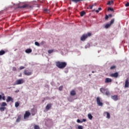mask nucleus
Returning <instances> with one entry per match:
<instances>
[{"instance_id":"8fccbe9b","label":"nucleus","mask_w":129,"mask_h":129,"mask_svg":"<svg viewBox=\"0 0 129 129\" xmlns=\"http://www.w3.org/2000/svg\"><path fill=\"white\" fill-rule=\"evenodd\" d=\"M2 95H0V100L2 99Z\"/></svg>"},{"instance_id":"423d86ee","label":"nucleus","mask_w":129,"mask_h":129,"mask_svg":"<svg viewBox=\"0 0 129 129\" xmlns=\"http://www.w3.org/2000/svg\"><path fill=\"white\" fill-rule=\"evenodd\" d=\"M87 38H88V36L87 35V34H84L81 37V41H85V40H86V39H87Z\"/></svg>"},{"instance_id":"c85d7f7f","label":"nucleus","mask_w":129,"mask_h":129,"mask_svg":"<svg viewBox=\"0 0 129 129\" xmlns=\"http://www.w3.org/2000/svg\"><path fill=\"white\" fill-rule=\"evenodd\" d=\"M52 52H54V49H50L48 50V54H52Z\"/></svg>"},{"instance_id":"20e7f679","label":"nucleus","mask_w":129,"mask_h":129,"mask_svg":"<svg viewBox=\"0 0 129 129\" xmlns=\"http://www.w3.org/2000/svg\"><path fill=\"white\" fill-rule=\"evenodd\" d=\"M96 102H97V105L99 106H102V105H103V103H102V101H100V98L98 97H97L96 98Z\"/></svg>"},{"instance_id":"09e8293b","label":"nucleus","mask_w":129,"mask_h":129,"mask_svg":"<svg viewBox=\"0 0 129 129\" xmlns=\"http://www.w3.org/2000/svg\"><path fill=\"white\" fill-rule=\"evenodd\" d=\"M110 69H113V66H112L111 67H110Z\"/></svg>"},{"instance_id":"c03bdc74","label":"nucleus","mask_w":129,"mask_h":129,"mask_svg":"<svg viewBox=\"0 0 129 129\" xmlns=\"http://www.w3.org/2000/svg\"><path fill=\"white\" fill-rule=\"evenodd\" d=\"M82 122H83V121L84 122H85V121H86V119H83V120H82Z\"/></svg>"},{"instance_id":"412c9836","label":"nucleus","mask_w":129,"mask_h":129,"mask_svg":"<svg viewBox=\"0 0 129 129\" xmlns=\"http://www.w3.org/2000/svg\"><path fill=\"white\" fill-rule=\"evenodd\" d=\"M5 109H6V107H3V106L0 107L1 111H5Z\"/></svg>"},{"instance_id":"bb28decb","label":"nucleus","mask_w":129,"mask_h":129,"mask_svg":"<svg viewBox=\"0 0 129 129\" xmlns=\"http://www.w3.org/2000/svg\"><path fill=\"white\" fill-rule=\"evenodd\" d=\"M112 4H113V1H108L107 3V5H112Z\"/></svg>"},{"instance_id":"f257e3e1","label":"nucleus","mask_w":129,"mask_h":129,"mask_svg":"<svg viewBox=\"0 0 129 129\" xmlns=\"http://www.w3.org/2000/svg\"><path fill=\"white\" fill-rule=\"evenodd\" d=\"M55 65L59 69H64L67 66V63L66 62L56 61Z\"/></svg>"},{"instance_id":"58836bf2","label":"nucleus","mask_w":129,"mask_h":129,"mask_svg":"<svg viewBox=\"0 0 129 129\" xmlns=\"http://www.w3.org/2000/svg\"><path fill=\"white\" fill-rule=\"evenodd\" d=\"M87 35L88 37H90V36H91V33L89 32V33H88V34Z\"/></svg>"},{"instance_id":"ea45409f","label":"nucleus","mask_w":129,"mask_h":129,"mask_svg":"<svg viewBox=\"0 0 129 129\" xmlns=\"http://www.w3.org/2000/svg\"><path fill=\"white\" fill-rule=\"evenodd\" d=\"M89 8H90V10H92V9L93 8V5L90 6Z\"/></svg>"},{"instance_id":"473e14b6","label":"nucleus","mask_w":129,"mask_h":129,"mask_svg":"<svg viewBox=\"0 0 129 129\" xmlns=\"http://www.w3.org/2000/svg\"><path fill=\"white\" fill-rule=\"evenodd\" d=\"M31 112H32V115H35V114H36V112H35L34 109H31Z\"/></svg>"},{"instance_id":"6e6d98bb","label":"nucleus","mask_w":129,"mask_h":129,"mask_svg":"<svg viewBox=\"0 0 129 129\" xmlns=\"http://www.w3.org/2000/svg\"><path fill=\"white\" fill-rule=\"evenodd\" d=\"M89 76H91V75H89Z\"/></svg>"},{"instance_id":"7ed1b4c3","label":"nucleus","mask_w":129,"mask_h":129,"mask_svg":"<svg viewBox=\"0 0 129 129\" xmlns=\"http://www.w3.org/2000/svg\"><path fill=\"white\" fill-rule=\"evenodd\" d=\"M31 115V112L29 111H26L24 115V119H27L29 118V116Z\"/></svg>"},{"instance_id":"cd10ccee","label":"nucleus","mask_w":129,"mask_h":129,"mask_svg":"<svg viewBox=\"0 0 129 129\" xmlns=\"http://www.w3.org/2000/svg\"><path fill=\"white\" fill-rule=\"evenodd\" d=\"M85 12L84 11H82L80 13L81 15V17H83V16H84V15H85Z\"/></svg>"},{"instance_id":"a211bd4d","label":"nucleus","mask_w":129,"mask_h":129,"mask_svg":"<svg viewBox=\"0 0 129 129\" xmlns=\"http://www.w3.org/2000/svg\"><path fill=\"white\" fill-rule=\"evenodd\" d=\"M113 77L114 78H117L118 77V73L116 72L113 74Z\"/></svg>"},{"instance_id":"ddd939ff","label":"nucleus","mask_w":129,"mask_h":129,"mask_svg":"<svg viewBox=\"0 0 129 129\" xmlns=\"http://www.w3.org/2000/svg\"><path fill=\"white\" fill-rule=\"evenodd\" d=\"M112 17V15L109 14L108 15H106L105 17V20H108V18H111Z\"/></svg>"},{"instance_id":"864d4df0","label":"nucleus","mask_w":129,"mask_h":129,"mask_svg":"<svg viewBox=\"0 0 129 129\" xmlns=\"http://www.w3.org/2000/svg\"><path fill=\"white\" fill-rule=\"evenodd\" d=\"M18 91H19V90H18V91H16V92H18Z\"/></svg>"},{"instance_id":"f704fd0d","label":"nucleus","mask_w":129,"mask_h":129,"mask_svg":"<svg viewBox=\"0 0 129 129\" xmlns=\"http://www.w3.org/2000/svg\"><path fill=\"white\" fill-rule=\"evenodd\" d=\"M35 45L36 46H38V47H39V46H40V43H39V42L36 41V42H35Z\"/></svg>"},{"instance_id":"c9c22d12","label":"nucleus","mask_w":129,"mask_h":129,"mask_svg":"<svg viewBox=\"0 0 129 129\" xmlns=\"http://www.w3.org/2000/svg\"><path fill=\"white\" fill-rule=\"evenodd\" d=\"M62 89H63V86H60L59 88H58V90L61 91V90H62Z\"/></svg>"},{"instance_id":"dca6fc26","label":"nucleus","mask_w":129,"mask_h":129,"mask_svg":"<svg viewBox=\"0 0 129 129\" xmlns=\"http://www.w3.org/2000/svg\"><path fill=\"white\" fill-rule=\"evenodd\" d=\"M25 52H26V53H27V54H29V53H32V49H30V48L27 49L25 50Z\"/></svg>"},{"instance_id":"4468645a","label":"nucleus","mask_w":129,"mask_h":129,"mask_svg":"<svg viewBox=\"0 0 129 129\" xmlns=\"http://www.w3.org/2000/svg\"><path fill=\"white\" fill-rule=\"evenodd\" d=\"M70 94L71 95H72V96H74V95H76V92H75V91L74 90H73L71 91L70 92Z\"/></svg>"},{"instance_id":"b1692460","label":"nucleus","mask_w":129,"mask_h":129,"mask_svg":"<svg viewBox=\"0 0 129 129\" xmlns=\"http://www.w3.org/2000/svg\"><path fill=\"white\" fill-rule=\"evenodd\" d=\"M1 106L5 107V106H7V103L3 102H2V103L1 104Z\"/></svg>"},{"instance_id":"72a5a7b5","label":"nucleus","mask_w":129,"mask_h":129,"mask_svg":"<svg viewBox=\"0 0 129 129\" xmlns=\"http://www.w3.org/2000/svg\"><path fill=\"white\" fill-rule=\"evenodd\" d=\"M27 7H28L27 5H23V6L20 7V9H25V8H27Z\"/></svg>"},{"instance_id":"4be33fe9","label":"nucleus","mask_w":129,"mask_h":129,"mask_svg":"<svg viewBox=\"0 0 129 129\" xmlns=\"http://www.w3.org/2000/svg\"><path fill=\"white\" fill-rule=\"evenodd\" d=\"M88 117L90 119H92L93 116H92V115H91V114L89 113V114H88Z\"/></svg>"},{"instance_id":"6e6552de","label":"nucleus","mask_w":129,"mask_h":129,"mask_svg":"<svg viewBox=\"0 0 129 129\" xmlns=\"http://www.w3.org/2000/svg\"><path fill=\"white\" fill-rule=\"evenodd\" d=\"M24 74L26 75L27 76H30V75H32V72H28V70H25L24 71Z\"/></svg>"},{"instance_id":"49530a36","label":"nucleus","mask_w":129,"mask_h":129,"mask_svg":"<svg viewBox=\"0 0 129 129\" xmlns=\"http://www.w3.org/2000/svg\"><path fill=\"white\" fill-rule=\"evenodd\" d=\"M110 76H111V77H113V74H111Z\"/></svg>"},{"instance_id":"0eeeda50","label":"nucleus","mask_w":129,"mask_h":129,"mask_svg":"<svg viewBox=\"0 0 129 129\" xmlns=\"http://www.w3.org/2000/svg\"><path fill=\"white\" fill-rule=\"evenodd\" d=\"M129 87V80L128 79H126L125 81V85L124 88H128Z\"/></svg>"},{"instance_id":"a19ab883","label":"nucleus","mask_w":129,"mask_h":129,"mask_svg":"<svg viewBox=\"0 0 129 129\" xmlns=\"http://www.w3.org/2000/svg\"><path fill=\"white\" fill-rule=\"evenodd\" d=\"M17 70V68H16V67H13V71H16Z\"/></svg>"},{"instance_id":"1a4fd4ad","label":"nucleus","mask_w":129,"mask_h":129,"mask_svg":"<svg viewBox=\"0 0 129 129\" xmlns=\"http://www.w3.org/2000/svg\"><path fill=\"white\" fill-rule=\"evenodd\" d=\"M112 81V80L109 78H107L105 80V83H110Z\"/></svg>"},{"instance_id":"f3484780","label":"nucleus","mask_w":129,"mask_h":129,"mask_svg":"<svg viewBox=\"0 0 129 129\" xmlns=\"http://www.w3.org/2000/svg\"><path fill=\"white\" fill-rule=\"evenodd\" d=\"M21 118V115H19L18 116L17 119H16V122H20Z\"/></svg>"},{"instance_id":"a18cd8bd","label":"nucleus","mask_w":129,"mask_h":129,"mask_svg":"<svg viewBox=\"0 0 129 129\" xmlns=\"http://www.w3.org/2000/svg\"><path fill=\"white\" fill-rule=\"evenodd\" d=\"M102 9L101 8H99L98 11H101Z\"/></svg>"},{"instance_id":"4d7b16f0","label":"nucleus","mask_w":129,"mask_h":129,"mask_svg":"<svg viewBox=\"0 0 129 129\" xmlns=\"http://www.w3.org/2000/svg\"><path fill=\"white\" fill-rule=\"evenodd\" d=\"M45 11H47V10H45Z\"/></svg>"},{"instance_id":"f03ea898","label":"nucleus","mask_w":129,"mask_h":129,"mask_svg":"<svg viewBox=\"0 0 129 129\" xmlns=\"http://www.w3.org/2000/svg\"><path fill=\"white\" fill-rule=\"evenodd\" d=\"M25 82V81L23 79H21L19 80H17L15 84L14 85H19L20 84H23Z\"/></svg>"},{"instance_id":"a878e982","label":"nucleus","mask_w":129,"mask_h":129,"mask_svg":"<svg viewBox=\"0 0 129 129\" xmlns=\"http://www.w3.org/2000/svg\"><path fill=\"white\" fill-rule=\"evenodd\" d=\"M107 11L108 12H113V9H112L110 7H109L107 9Z\"/></svg>"},{"instance_id":"6ab92c4d","label":"nucleus","mask_w":129,"mask_h":129,"mask_svg":"<svg viewBox=\"0 0 129 129\" xmlns=\"http://www.w3.org/2000/svg\"><path fill=\"white\" fill-rule=\"evenodd\" d=\"M6 51H5V50H2L0 51V56H2L3 55H4V54H5Z\"/></svg>"},{"instance_id":"603ef678","label":"nucleus","mask_w":129,"mask_h":129,"mask_svg":"<svg viewBox=\"0 0 129 129\" xmlns=\"http://www.w3.org/2000/svg\"><path fill=\"white\" fill-rule=\"evenodd\" d=\"M114 68H115V66H113V69H114Z\"/></svg>"},{"instance_id":"37998d69","label":"nucleus","mask_w":129,"mask_h":129,"mask_svg":"<svg viewBox=\"0 0 129 129\" xmlns=\"http://www.w3.org/2000/svg\"><path fill=\"white\" fill-rule=\"evenodd\" d=\"M2 99H3V100H6V97H5V96H3Z\"/></svg>"},{"instance_id":"3c124183","label":"nucleus","mask_w":129,"mask_h":129,"mask_svg":"<svg viewBox=\"0 0 129 129\" xmlns=\"http://www.w3.org/2000/svg\"><path fill=\"white\" fill-rule=\"evenodd\" d=\"M95 72H96V71L94 72V71H92V73H94Z\"/></svg>"},{"instance_id":"5701e85b","label":"nucleus","mask_w":129,"mask_h":129,"mask_svg":"<svg viewBox=\"0 0 129 129\" xmlns=\"http://www.w3.org/2000/svg\"><path fill=\"white\" fill-rule=\"evenodd\" d=\"M100 91H101V92H102V93H104V92H105V91H106L104 88H101L100 89Z\"/></svg>"},{"instance_id":"2f4dec72","label":"nucleus","mask_w":129,"mask_h":129,"mask_svg":"<svg viewBox=\"0 0 129 129\" xmlns=\"http://www.w3.org/2000/svg\"><path fill=\"white\" fill-rule=\"evenodd\" d=\"M34 129H40V127L38 125H34Z\"/></svg>"},{"instance_id":"9b49d317","label":"nucleus","mask_w":129,"mask_h":129,"mask_svg":"<svg viewBox=\"0 0 129 129\" xmlns=\"http://www.w3.org/2000/svg\"><path fill=\"white\" fill-rule=\"evenodd\" d=\"M104 115H106L107 118H110V114L108 113V112H105L104 113Z\"/></svg>"},{"instance_id":"c756f323","label":"nucleus","mask_w":129,"mask_h":129,"mask_svg":"<svg viewBox=\"0 0 129 129\" xmlns=\"http://www.w3.org/2000/svg\"><path fill=\"white\" fill-rule=\"evenodd\" d=\"M83 128H84V127H83V126L82 125H79L77 128V129H83Z\"/></svg>"},{"instance_id":"9d476101","label":"nucleus","mask_w":129,"mask_h":129,"mask_svg":"<svg viewBox=\"0 0 129 129\" xmlns=\"http://www.w3.org/2000/svg\"><path fill=\"white\" fill-rule=\"evenodd\" d=\"M51 107H52V104L49 103L46 105L45 109H46V110H49V109H50Z\"/></svg>"},{"instance_id":"5fc2aeb1","label":"nucleus","mask_w":129,"mask_h":129,"mask_svg":"<svg viewBox=\"0 0 129 129\" xmlns=\"http://www.w3.org/2000/svg\"><path fill=\"white\" fill-rule=\"evenodd\" d=\"M113 96H112V98H113Z\"/></svg>"},{"instance_id":"7c9ffc66","label":"nucleus","mask_w":129,"mask_h":129,"mask_svg":"<svg viewBox=\"0 0 129 129\" xmlns=\"http://www.w3.org/2000/svg\"><path fill=\"white\" fill-rule=\"evenodd\" d=\"M19 106H20V103H19V102H15V107H19Z\"/></svg>"},{"instance_id":"de8ad7c7","label":"nucleus","mask_w":129,"mask_h":129,"mask_svg":"<svg viewBox=\"0 0 129 129\" xmlns=\"http://www.w3.org/2000/svg\"><path fill=\"white\" fill-rule=\"evenodd\" d=\"M96 13H99V10H96Z\"/></svg>"},{"instance_id":"f8f14e48","label":"nucleus","mask_w":129,"mask_h":129,"mask_svg":"<svg viewBox=\"0 0 129 129\" xmlns=\"http://www.w3.org/2000/svg\"><path fill=\"white\" fill-rule=\"evenodd\" d=\"M10 101H12L13 102V101H14V100L12 97L8 96L7 99V102H10Z\"/></svg>"},{"instance_id":"79ce46f5","label":"nucleus","mask_w":129,"mask_h":129,"mask_svg":"<svg viewBox=\"0 0 129 129\" xmlns=\"http://www.w3.org/2000/svg\"><path fill=\"white\" fill-rule=\"evenodd\" d=\"M125 7H129V3L127 2L125 5Z\"/></svg>"},{"instance_id":"aec40b11","label":"nucleus","mask_w":129,"mask_h":129,"mask_svg":"<svg viewBox=\"0 0 129 129\" xmlns=\"http://www.w3.org/2000/svg\"><path fill=\"white\" fill-rule=\"evenodd\" d=\"M105 95H107V96H109V95H110V92H109V91H105Z\"/></svg>"},{"instance_id":"393cba45","label":"nucleus","mask_w":129,"mask_h":129,"mask_svg":"<svg viewBox=\"0 0 129 129\" xmlns=\"http://www.w3.org/2000/svg\"><path fill=\"white\" fill-rule=\"evenodd\" d=\"M113 99L114 100H118V98L117 97V95H114L113 96Z\"/></svg>"},{"instance_id":"39448f33","label":"nucleus","mask_w":129,"mask_h":129,"mask_svg":"<svg viewBox=\"0 0 129 129\" xmlns=\"http://www.w3.org/2000/svg\"><path fill=\"white\" fill-rule=\"evenodd\" d=\"M112 24H113V20H111L109 24H107L105 25V29H108Z\"/></svg>"},{"instance_id":"2eb2a0df","label":"nucleus","mask_w":129,"mask_h":129,"mask_svg":"<svg viewBox=\"0 0 129 129\" xmlns=\"http://www.w3.org/2000/svg\"><path fill=\"white\" fill-rule=\"evenodd\" d=\"M70 2H73V3H75L76 4H77V3H79V2H82L83 1H85V0H69Z\"/></svg>"},{"instance_id":"4c0bfd02","label":"nucleus","mask_w":129,"mask_h":129,"mask_svg":"<svg viewBox=\"0 0 129 129\" xmlns=\"http://www.w3.org/2000/svg\"><path fill=\"white\" fill-rule=\"evenodd\" d=\"M22 69H25V67L21 66L20 67V70H22Z\"/></svg>"},{"instance_id":"e433bc0d","label":"nucleus","mask_w":129,"mask_h":129,"mask_svg":"<svg viewBox=\"0 0 129 129\" xmlns=\"http://www.w3.org/2000/svg\"><path fill=\"white\" fill-rule=\"evenodd\" d=\"M77 122H78V123H82V121H81L80 119H77Z\"/></svg>"}]
</instances>
